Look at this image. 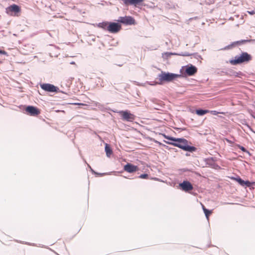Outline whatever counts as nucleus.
Masks as SVG:
<instances>
[{"mask_svg": "<svg viewBox=\"0 0 255 255\" xmlns=\"http://www.w3.org/2000/svg\"><path fill=\"white\" fill-rule=\"evenodd\" d=\"M165 137L167 139L177 142V143H169L175 146L180 148L185 151L192 152L196 150V148L194 146H191L188 145L187 144V140L184 138H176L175 137H169L167 136H165Z\"/></svg>", "mask_w": 255, "mask_h": 255, "instance_id": "f257e3e1", "label": "nucleus"}, {"mask_svg": "<svg viewBox=\"0 0 255 255\" xmlns=\"http://www.w3.org/2000/svg\"><path fill=\"white\" fill-rule=\"evenodd\" d=\"M252 60V56L247 52H243L240 56H236L235 59L230 61L232 65H237L244 62H248Z\"/></svg>", "mask_w": 255, "mask_h": 255, "instance_id": "f03ea898", "label": "nucleus"}, {"mask_svg": "<svg viewBox=\"0 0 255 255\" xmlns=\"http://www.w3.org/2000/svg\"><path fill=\"white\" fill-rule=\"evenodd\" d=\"M180 75H177L169 73H165L162 72L158 76L160 84L162 83L163 82H170L175 79V78L180 77Z\"/></svg>", "mask_w": 255, "mask_h": 255, "instance_id": "7ed1b4c3", "label": "nucleus"}, {"mask_svg": "<svg viewBox=\"0 0 255 255\" xmlns=\"http://www.w3.org/2000/svg\"><path fill=\"white\" fill-rule=\"evenodd\" d=\"M118 21L126 25H134L135 24V19L130 16H121Z\"/></svg>", "mask_w": 255, "mask_h": 255, "instance_id": "20e7f679", "label": "nucleus"}, {"mask_svg": "<svg viewBox=\"0 0 255 255\" xmlns=\"http://www.w3.org/2000/svg\"><path fill=\"white\" fill-rule=\"evenodd\" d=\"M119 113L124 120L132 122L135 119V116L128 111H121Z\"/></svg>", "mask_w": 255, "mask_h": 255, "instance_id": "39448f33", "label": "nucleus"}, {"mask_svg": "<svg viewBox=\"0 0 255 255\" xmlns=\"http://www.w3.org/2000/svg\"><path fill=\"white\" fill-rule=\"evenodd\" d=\"M122 29L121 25L119 23L110 22L108 26V31L113 33L118 32Z\"/></svg>", "mask_w": 255, "mask_h": 255, "instance_id": "423d86ee", "label": "nucleus"}, {"mask_svg": "<svg viewBox=\"0 0 255 255\" xmlns=\"http://www.w3.org/2000/svg\"><path fill=\"white\" fill-rule=\"evenodd\" d=\"M123 169L125 171L129 173H134L139 170V168L137 166L130 163H128L125 165Z\"/></svg>", "mask_w": 255, "mask_h": 255, "instance_id": "0eeeda50", "label": "nucleus"}, {"mask_svg": "<svg viewBox=\"0 0 255 255\" xmlns=\"http://www.w3.org/2000/svg\"><path fill=\"white\" fill-rule=\"evenodd\" d=\"M40 87L44 91L49 92H57L58 88L55 86L54 85L48 84L44 83L40 85Z\"/></svg>", "mask_w": 255, "mask_h": 255, "instance_id": "6e6552de", "label": "nucleus"}, {"mask_svg": "<svg viewBox=\"0 0 255 255\" xmlns=\"http://www.w3.org/2000/svg\"><path fill=\"white\" fill-rule=\"evenodd\" d=\"M25 111L32 116H36L40 113V111L38 108L31 106L27 107L25 109Z\"/></svg>", "mask_w": 255, "mask_h": 255, "instance_id": "1a4fd4ad", "label": "nucleus"}, {"mask_svg": "<svg viewBox=\"0 0 255 255\" xmlns=\"http://www.w3.org/2000/svg\"><path fill=\"white\" fill-rule=\"evenodd\" d=\"M181 189L185 192H189L193 189V187L191 183L188 181H184L179 184Z\"/></svg>", "mask_w": 255, "mask_h": 255, "instance_id": "9d476101", "label": "nucleus"}, {"mask_svg": "<svg viewBox=\"0 0 255 255\" xmlns=\"http://www.w3.org/2000/svg\"><path fill=\"white\" fill-rule=\"evenodd\" d=\"M20 8L19 6L15 4H12L6 8L7 13L11 15V12L18 13L20 12Z\"/></svg>", "mask_w": 255, "mask_h": 255, "instance_id": "9b49d317", "label": "nucleus"}, {"mask_svg": "<svg viewBox=\"0 0 255 255\" xmlns=\"http://www.w3.org/2000/svg\"><path fill=\"white\" fill-rule=\"evenodd\" d=\"M232 179L238 182L241 185L243 186H246L247 187H250L253 184V183H251L250 181H244L240 177H233Z\"/></svg>", "mask_w": 255, "mask_h": 255, "instance_id": "f8f14e48", "label": "nucleus"}, {"mask_svg": "<svg viewBox=\"0 0 255 255\" xmlns=\"http://www.w3.org/2000/svg\"><path fill=\"white\" fill-rule=\"evenodd\" d=\"M126 5H134L136 6L142 3L143 0H122Z\"/></svg>", "mask_w": 255, "mask_h": 255, "instance_id": "ddd939ff", "label": "nucleus"}, {"mask_svg": "<svg viewBox=\"0 0 255 255\" xmlns=\"http://www.w3.org/2000/svg\"><path fill=\"white\" fill-rule=\"evenodd\" d=\"M186 72L189 76L193 75L197 72V68L195 66H191L186 69Z\"/></svg>", "mask_w": 255, "mask_h": 255, "instance_id": "4468645a", "label": "nucleus"}, {"mask_svg": "<svg viewBox=\"0 0 255 255\" xmlns=\"http://www.w3.org/2000/svg\"><path fill=\"white\" fill-rule=\"evenodd\" d=\"M201 206L202 207V209L205 213V215L207 219L208 220H209V216L212 213V211L207 209L205 208V207L204 206V205L202 204V203H201Z\"/></svg>", "mask_w": 255, "mask_h": 255, "instance_id": "2eb2a0df", "label": "nucleus"}, {"mask_svg": "<svg viewBox=\"0 0 255 255\" xmlns=\"http://www.w3.org/2000/svg\"><path fill=\"white\" fill-rule=\"evenodd\" d=\"M195 113L198 116H203L206 114L209 113V110H201V109L196 110L195 111Z\"/></svg>", "mask_w": 255, "mask_h": 255, "instance_id": "dca6fc26", "label": "nucleus"}, {"mask_svg": "<svg viewBox=\"0 0 255 255\" xmlns=\"http://www.w3.org/2000/svg\"><path fill=\"white\" fill-rule=\"evenodd\" d=\"M109 25V23L105 22L102 23H100L99 24V26L101 27L105 30H107L108 31V26Z\"/></svg>", "mask_w": 255, "mask_h": 255, "instance_id": "f3484780", "label": "nucleus"}, {"mask_svg": "<svg viewBox=\"0 0 255 255\" xmlns=\"http://www.w3.org/2000/svg\"><path fill=\"white\" fill-rule=\"evenodd\" d=\"M105 151L108 156H110L112 153V150L108 144H106Z\"/></svg>", "mask_w": 255, "mask_h": 255, "instance_id": "a211bd4d", "label": "nucleus"}, {"mask_svg": "<svg viewBox=\"0 0 255 255\" xmlns=\"http://www.w3.org/2000/svg\"><path fill=\"white\" fill-rule=\"evenodd\" d=\"M248 41H249L247 40H240V41H235V42H233L232 45L233 46H235L237 45H241V44H245Z\"/></svg>", "mask_w": 255, "mask_h": 255, "instance_id": "6ab92c4d", "label": "nucleus"}, {"mask_svg": "<svg viewBox=\"0 0 255 255\" xmlns=\"http://www.w3.org/2000/svg\"><path fill=\"white\" fill-rule=\"evenodd\" d=\"M209 113H211V114L213 115H218V114H223V115H225V112H217L216 111H209Z\"/></svg>", "mask_w": 255, "mask_h": 255, "instance_id": "aec40b11", "label": "nucleus"}, {"mask_svg": "<svg viewBox=\"0 0 255 255\" xmlns=\"http://www.w3.org/2000/svg\"><path fill=\"white\" fill-rule=\"evenodd\" d=\"M138 177L141 179H148V175L147 174H142L139 176Z\"/></svg>", "mask_w": 255, "mask_h": 255, "instance_id": "412c9836", "label": "nucleus"}, {"mask_svg": "<svg viewBox=\"0 0 255 255\" xmlns=\"http://www.w3.org/2000/svg\"><path fill=\"white\" fill-rule=\"evenodd\" d=\"M247 12L251 15H253L255 14V9L252 11H248Z\"/></svg>", "mask_w": 255, "mask_h": 255, "instance_id": "4be33fe9", "label": "nucleus"}, {"mask_svg": "<svg viewBox=\"0 0 255 255\" xmlns=\"http://www.w3.org/2000/svg\"><path fill=\"white\" fill-rule=\"evenodd\" d=\"M0 54H2L5 55H7V53L4 50H0Z\"/></svg>", "mask_w": 255, "mask_h": 255, "instance_id": "5701e85b", "label": "nucleus"}, {"mask_svg": "<svg viewBox=\"0 0 255 255\" xmlns=\"http://www.w3.org/2000/svg\"><path fill=\"white\" fill-rule=\"evenodd\" d=\"M239 148L241 150H242L243 151H244V152H246V148L242 146H239Z\"/></svg>", "mask_w": 255, "mask_h": 255, "instance_id": "b1692460", "label": "nucleus"}, {"mask_svg": "<svg viewBox=\"0 0 255 255\" xmlns=\"http://www.w3.org/2000/svg\"><path fill=\"white\" fill-rule=\"evenodd\" d=\"M74 105H84L83 104H81V103H75Z\"/></svg>", "mask_w": 255, "mask_h": 255, "instance_id": "393cba45", "label": "nucleus"}]
</instances>
